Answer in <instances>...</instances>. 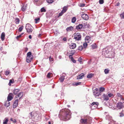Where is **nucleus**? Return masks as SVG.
<instances>
[{"instance_id": "f257e3e1", "label": "nucleus", "mask_w": 124, "mask_h": 124, "mask_svg": "<svg viewBox=\"0 0 124 124\" xmlns=\"http://www.w3.org/2000/svg\"><path fill=\"white\" fill-rule=\"evenodd\" d=\"M62 112V119L64 121L69 120L71 117L70 111L69 109H63L60 111Z\"/></svg>"}, {"instance_id": "f03ea898", "label": "nucleus", "mask_w": 124, "mask_h": 124, "mask_svg": "<svg viewBox=\"0 0 124 124\" xmlns=\"http://www.w3.org/2000/svg\"><path fill=\"white\" fill-rule=\"evenodd\" d=\"M25 29L27 32L31 33L33 31V28L30 24L28 23L26 25Z\"/></svg>"}, {"instance_id": "7ed1b4c3", "label": "nucleus", "mask_w": 124, "mask_h": 124, "mask_svg": "<svg viewBox=\"0 0 124 124\" xmlns=\"http://www.w3.org/2000/svg\"><path fill=\"white\" fill-rule=\"evenodd\" d=\"M27 57L26 58V61L28 63L31 62L33 58V55L31 54V53L29 52L27 53Z\"/></svg>"}, {"instance_id": "20e7f679", "label": "nucleus", "mask_w": 124, "mask_h": 124, "mask_svg": "<svg viewBox=\"0 0 124 124\" xmlns=\"http://www.w3.org/2000/svg\"><path fill=\"white\" fill-rule=\"evenodd\" d=\"M94 91L93 92V94L96 98H98L99 96L101 95V92L98 91L97 88L95 89Z\"/></svg>"}, {"instance_id": "39448f33", "label": "nucleus", "mask_w": 124, "mask_h": 124, "mask_svg": "<svg viewBox=\"0 0 124 124\" xmlns=\"http://www.w3.org/2000/svg\"><path fill=\"white\" fill-rule=\"evenodd\" d=\"M74 39L76 40H79L81 39V36L79 33H77L74 34Z\"/></svg>"}, {"instance_id": "423d86ee", "label": "nucleus", "mask_w": 124, "mask_h": 124, "mask_svg": "<svg viewBox=\"0 0 124 124\" xmlns=\"http://www.w3.org/2000/svg\"><path fill=\"white\" fill-rule=\"evenodd\" d=\"M124 107V102H120L116 104V107L119 109H121Z\"/></svg>"}, {"instance_id": "0eeeda50", "label": "nucleus", "mask_w": 124, "mask_h": 124, "mask_svg": "<svg viewBox=\"0 0 124 124\" xmlns=\"http://www.w3.org/2000/svg\"><path fill=\"white\" fill-rule=\"evenodd\" d=\"M99 105V103L97 102H93L91 104L92 108L94 109L97 108Z\"/></svg>"}, {"instance_id": "6e6552de", "label": "nucleus", "mask_w": 124, "mask_h": 124, "mask_svg": "<svg viewBox=\"0 0 124 124\" xmlns=\"http://www.w3.org/2000/svg\"><path fill=\"white\" fill-rule=\"evenodd\" d=\"M85 23L83 25L82 24H80L76 26V28L77 30H80L83 28H84V26L85 27Z\"/></svg>"}, {"instance_id": "1a4fd4ad", "label": "nucleus", "mask_w": 124, "mask_h": 124, "mask_svg": "<svg viewBox=\"0 0 124 124\" xmlns=\"http://www.w3.org/2000/svg\"><path fill=\"white\" fill-rule=\"evenodd\" d=\"M23 92H21L19 93L18 95L16 96L15 99L17 98L18 97H19V100L23 96Z\"/></svg>"}, {"instance_id": "9d476101", "label": "nucleus", "mask_w": 124, "mask_h": 124, "mask_svg": "<svg viewBox=\"0 0 124 124\" xmlns=\"http://www.w3.org/2000/svg\"><path fill=\"white\" fill-rule=\"evenodd\" d=\"M13 94L12 93H10L8 95L7 99L8 101L11 100L13 98Z\"/></svg>"}, {"instance_id": "9b49d317", "label": "nucleus", "mask_w": 124, "mask_h": 124, "mask_svg": "<svg viewBox=\"0 0 124 124\" xmlns=\"http://www.w3.org/2000/svg\"><path fill=\"white\" fill-rule=\"evenodd\" d=\"M81 17L83 19L85 20H87L89 18L88 16L85 14H82L81 15Z\"/></svg>"}, {"instance_id": "f8f14e48", "label": "nucleus", "mask_w": 124, "mask_h": 124, "mask_svg": "<svg viewBox=\"0 0 124 124\" xmlns=\"http://www.w3.org/2000/svg\"><path fill=\"white\" fill-rule=\"evenodd\" d=\"M15 99V101H14L13 103V107L14 108H16L18 105V99Z\"/></svg>"}, {"instance_id": "ddd939ff", "label": "nucleus", "mask_w": 124, "mask_h": 124, "mask_svg": "<svg viewBox=\"0 0 124 124\" xmlns=\"http://www.w3.org/2000/svg\"><path fill=\"white\" fill-rule=\"evenodd\" d=\"M85 42L87 43H91V38L89 36H86L85 38Z\"/></svg>"}, {"instance_id": "4468645a", "label": "nucleus", "mask_w": 124, "mask_h": 124, "mask_svg": "<svg viewBox=\"0 0 124 124\" xmlns=\"http://www.w3.org/2000/svg\"><path fill=\"white\" fill-rule=\"evenodd\" d=\"M70 48L71 49H74L76 47V45L74 43H72L69 45Z\"/></svg>"}, {"instance_id": "2eb2a0df", "label": "nucleus", "mask_w": 124, "mask_h": 124, "mask_svg": "<svg viewBox=\"0 0 124 124\" xmlns=\"http://www.w3.org/2000/svg\"><path fill=\"white\" fill-rule=\"evenodd\" d=\"M80 122L82 124H86L87 122V120L86 118H81L80 120Z\"/></svg>"}, {"instance_id": "dca6fc26", "label": "nucleus", "mask_w": 124, "mask_h": 124, "mask_svg": "<svg viewBox=\"0 0 124 124\" xmlns=\"http://www.w3.org/2000/svg\"><path fill=\"white\" fill-rule=\"evenodd\" d=\"M84 76V74L83 73H82L81 74L79 75L77 77V79H81L83 78Z\"/></svg>"}, {"instance_id": "f3484780", "label": "nucleus", "mask_w": 124, "mask_h": 124, "mask_svg": "<svg viewBox=\"0 0 124 124\" xmlns=\"http://www.w3.org/2000/svg\"><path fill=\"white\" fill-rule=\"evenodd\" d=\"M20 91V89H15L13 91V93L15 95H16L19 93Z\"/></svg>"}, {"instance_id": "a211bd4d", "label": "nucleus", "mask_w": 124, "mask_h": 124, "mask_svg": "<svg viewBox=\"0 0 124 124\" xmlns=\"http://www.w3.org/2000/svg\"><path fill=\"white\" fill-rule=\"evenodd\" d=\"M73 27L72 26H70V27H67L66 29V31H71L73 30Z\"/></svg>"}, {"instance_id": "6ab92c4d", "label": "nucleus", "mask_w": 124, "mask_h": 124, "mask_svg": "<svg viewBox=\"0 0 124 124\" xmlns=\"http://www.w3.org/2000/svg\"><path fill=\"white\" fill-rule=\"evenodd\" d=\"M103 96L104 100L107 101L109 100V97L108 95L104 94Z\"/></svg>"}, {"instance_id": "aec40b11", "label": "nucleus", "mask_w": 124, "mask_h": 124, "mask_svg": "<svg viewBox=\"0 0 124 124\" xmlns=\"http://www.w3.org/2000/svg\"><path fill=\"white\" fill-rule=\"evenodd\" d=\"M27 8V5H23L21 8V10L23 11H24Z\"/></svg>"}, {"instance_id": "412c9836", "label": "nucleus", "mask_w": 124, "mask_h": 124, "mask_svg": "<svg viewBox=\"0 0 124 124\" xmlns=\"http://www.w3.org/2000/svg\"><path fill=\"white\" fill-rule=\"evenodd\" d=\"M68 9V7L67 6H64L62 8V10L63 12H65Z\"/></svg>"}, {"instance_id": "4be33fe9", "label": "nucleus", "mask_w": 124, "mask_h": 124, "mask_svg": "<svg viewBox=\"0 0 124 124\" xmlns=\"http://www.w3.org/2000/svg\"><path fill=\"white\" fill-rule=\"evenodd\" d=\"M116 96L120 98L122 100H124V99L122 97V95H121L119 93H117L116 94Z\"/></svg>"}, {"instance_id": "5701e85b", "label": "nucleus", "mask_w": 124, "mask_h": 124, "mask_svg": "<svg viewBox=\"0 0 124 124\" xmlns=\"http://www.w3.org/2000/svg\"><path fill=\"white\" fill-rule=\"evenodd\" d=\"M5 34L4 32H2L1 35V39L2 41H3L5 39Z\"/></svg>"}, {"instance_id": "b1692460", "label": "nucleus", "mask_w": 124, "mask_h": 124, "mask_svg": "<svg viewBox=\"0 0 124 124\" xmlns=\"http://www.w3.org/2000/svg\"><path fill=\"white\" fill-rule=\"evenodd\" d=\"M65 79V76H62L59 78V80L60 82L61 83L63 82Z\"/></svg>"}, {"instance_id": "393cba45", "label": "nucleus", "mask_w": 124, "mask_h": 124, "mask_svg": "<svg viewBox=\"0 0 124 124\" xmlns=\"http://www.w3.org/2000/svg\"><path fill=\"white\" fill-rule=\"evenodd\" d=\"M8 121V118H5L3 120V124H7V123Z\"/></svg>"}, {"instance_id": "a878e982", "label": "nucleus", "mask_w": 124, "mask_h": 124, "mask_svg": "<svg viewBox=\"0 0 124 124\" xmlns=\"http://www.w3.org/2000/svg\"><path fill=\"white\" fill-rule=\"evenodd\" d=\"M20 20L17 18L16 17L15 18V22L16 24H18Z\"/></svg>"}, {"instance_id": "bb28decb", "label": "nucleus", "mask_w": 124, "mask_h": 124, "mask_svg": "<svg viewBox=\"0 0 124 124\" xmlns=\"http://www.w3.org/2000/svg\"><path fill=\"white\" fill-rule=\"evenodd\" d=\"M91 46L92 48L93 49L96 48L97 46L96 44L94 43L93 45H91Z\"/></svg>"}, {"instance_id": "cd10ccee", "label": "nucleus", "mask_w": 124, "mask_h": 124, "mask_svg": "<svg viewBox=\"0 0 124 124\" xmlns=\"http://www.w3.org/2000/svg\"><path fill=\"white\" fill-rule=\"evenodd\" d=\"M93 74H89L87 75V77L88 78H91L93 77Z\"/></svg>"}, {"instance_id": "c85d7f7f", "label": "nucleus", "mask_w": 124, "mask_h": 124, "mask_svg": "<svg viewBox=\"0 0 124 124\" xmlns=\"http://www.w3.org/2000/svg\"><path fill=\"white\" fill-rule=\"evenodd\" d=\"M14 82V80L13 79L10 80H9V83H8V85H10L11 83H13Z\"/></svg>"}, {"instance_id": "c756f323", "label": "nucleus", "mask_w": 124, "mask_h": 124, "mask_svg": "<svg viewBox=\"0 0 124 124\" xmlns=\"http://www.w3.org/2000/svg\"><path fill=\"white\" fill-rule=\"evenodd\" d=\"M76 18L75 17H73L72 19V22L73 23H74L76 21Z\"/></svg>"}, {"instance_id": "7c9ffc66", "label": "nucleus", "mask_w": 124, "mask_h": 124, "mask_svg": "<svg viewBox=\"0 0 124 124\" xmlns=\"http://www.w3.org/2000/svg\"><path fill=\"white\" fill-rule=\"evenodd\" d=\"M108 95L109 97H111L113 98L114 97V96L113 94L111 93H109L108 94Z\"/></svg>"}, {"instance_id": "2f4dec72", "label": "nucleus", "mask_w": 124, "mask_h": 124, "mask_svg": "<svg viewBox=\"0 0 124 124\" xmlns=\"http://www.w3.org/2000/svg\"><path fill=\"white\" fill-rule=\"evenodd\" d=\"M46 9L44 7H43L41 8L40 10L41 12H46Z\"/></svg>"}, {"instance_id": "473e14b6", "label": "nucleus", "mask_w": 124, "mask_h": 124, "mask_svg": "<svg viewBox=\"0 0 124 124\" xmlns=\"http://www.w3.org/2000/svg\"><path fill=\"white\" fill-rule=\"evenodd\" d=\"M106 119L109 120H111L112 119L111 117L109 116H106Z\"/></svg>"}, {"instance_id": "72a5a7b5", "label": "nucleus", "mask_w": 124, "mask_h": 124, "mask_svg": "<svg viewBox=\"0 0 124 124\" xmlns=\"http://www.w3.org/2000/svg\"><path fill=\"white\" fill-rule=\"evenodd\" d=\"M81 84V82H76L75 83H73V85L76 86H77L80 84Z\"/></svg>"}, {"instance_id": "f704fd0d", "label": "nucleus", "mask_w": 124, "mask_h": 124, "mask_svg": "<svg viewBox=\"0 0 124 124\" xmlns=\"http://www.w3.org/2000/svg\"><path fill=\"white\" fill-rule=\"evenodd\" d=\"M109 71V70L108 69H105L104 70L105 73L106 74L108 73Z\"/></svg>"}, {"instance_id": "c9c22d12", "label": "nucleus", "mask_w": 124, "mask_h": 124, "mask_svg": "<svg viewBox=\"0 0 124 124\" xmlns=\"http://www.w3.org/2000/svg\"><path fill=\"white\" fill-rule=\"evenodd\" d=\"M105 89L103 87H101L100 88V91L101 92H102L103 91H104Z\"/></svg>"}, {"instance_id": "e433bc0d", "label": "nucleus", "mask_w": 124, "mask_h": 124, "mask_svg": "<svg viewBox=\"0 0 124 124\" xmlns=\"http://www.w3.org/2000/svg\"><path fill=\"white\" fill-rule=\"evenodd\" d=\"M87 43L85 42V43H84L83 44V46L84 47V48H86L87 46Z\"/></svg>"}, {"instance_id": "4c0bfd02", "label": "nucleus", "mask_w": 124, "mask_h": 124, "mask_svg": "<svg viewBox=\"0 0 124 124\" xmlns=\"http://www.w3.org/2000/svg\"><path fill=\"white\" fill-rule=\"evenodd\" d=\"M23 26H22L20 27L18 29V31L19 32H21L22 31L23 29Z\"/></svg>"}, {"instance_id": "58836bf2", "label": "nucleus", "mask_w": 124, "mask_h": 124, "mask_svg": "<svg viewBox=\"0 0 124 124\" xmlns=\"http://www.w3.org/2000/svg\"><path fill=\"white\" fill-rule=\"evenodd\" d=\"M83 48V47L82 46H79L78 47V50H82Z\"/></svg>"}, {"instance_id": "ea45409f", "label": "nucleus", "mask_w": 124, "mask_h": 124, "mask_svg": "<svg viewBox=\"0 0 124 124\" xmlns=\"http://www.w3.org/2000/svg\"><path fill=\"white\" fill-rule=\"evenodd\" d=\"M39 20L40 18H37L35 19V23H37L39 22Z\"/></svg>"}, {"instance_id": "a19ab883", "label": "nucleus", "mask_w": 124, "mask_h": 124, "mask_svg": "<svg viewBox=\"0 0 124 124\" xmlns=\"http://www.w3.org/2000/svg\"><path fill=\"white\" fill-rule=\"evenodd\" d=\"M10 120L11 121L13 122L14 123H16V119H14L13 120V119L12 118L10 119Z\"/></svg>"}, {"instance_id": "79ce46f5", "label": "nucleus", "mask_w": 124, "mask_h": 124, "mask_svg": "<svg viewBox=\"0 0 124 124\" xmlns=\"http://www.w3.org/2000/svg\"><path fill=\"white\" fill-rule=\"evenodd\" d=\"M120 16L121 18H124V12L120 14Z\"/></svg>"}, {"instance_id": "37998d69", "label": "nucleus", "mask_w": 124, "mask_h": 124, "mask_svg": "<svg viewBox=\"0 0 124 124\" xmlns=\"http://www.w3.org/2000/svg\"><path fill=\"white\" fill-rule=\"evenodd\" d=\"M51 74V73H48L47 76V77L48 78H50V75Z\"/></svg>"}, {"instance_id": "c03bdc74", "label": "nucleus", "mask_w": 124, "mask_h": 124, "mask_svg": "<svg viewBox=\"0 0 124 124\" xmlns=\"http://www.w3.org/2000/svg\"><path fill=\"white\" fill-rule=\"evenodd\" d=\"M99 3L100 4H102L104 3L103 0H99Z\"/></svg>"}, {"instance_id": "a18cd8bd", "label": "nucleus", "mask_w": 124, "mask_h": 124, "mask_svg": "<svg viewBox=\"0 0 124 124\" xmlns=\"http://www.w3.org/2000/svg\"><path fill=\"white\" fill-rule=\"evenodd\" d=\"M64 13L62 11L59 14V16H62L63 14Z\"/></svg>"}, {"instance_id": "49530a36", "label": "nucleus", "mask_w": 124, "mask_h": 124, "mask_svg": "<svg viewBox=\"0 0 124 124\" xmlns=\"http://www.w3.org/2000/svg\"><path fill=\"white\" fill-rule=\"evenodd\" d=\"M49 60L51 62H52L53 61V59L52 58L51 56H50L49 57Z\"/></svg>"}, {"instance_id": "de8ad7c7", "label": "nucleus", "mask_w": 124, "mask_h": 124, "mask_svg": "<svg viewBox=\"0 0 124 124\" xmlns=\"http://www.w3.org/2000/svg\"><path fill=\"white\" fill-rule=\"evenodd\" d=\"M9 73V72L8 71H6L5 72V75H8Z\"/></svg>"}, {"instance_id": "09e8293b", "label": "nucleus", "mask_w": 124, "mask_h": 124, "mask_svg": "<svg viewBox=\"0 0 124 124\" xmlns=\"http://www.w3.org/2000/svg\"><path fill=\"white\" fill-rule=\"evenodd\" d=\"M71 60L72 61V62L74 63H76V60L73 58H72V59Z\"/></svg>"}, {"instance_id": "8fccbe9b", "label": "nucleus", "mask_w": 124, "mask_h": 124, "mask_svg": "<svg viewBox=\"0 0 124 124\" xmlns=\"http://www.w3.org/2000/svg\"><path fill=\"white\" fill-rule=\"evenodd\" d=\"M85 4L83 3H81L80 5V7H83L85 6Z\"/></svg>"}, {"instance_id": "3c124183", "label": "nucleus", "mask_w": 124, "mask_h": 124, "mask_svg": "<svg viewBox=\"0 0 124 124\" xmlns=\"http://www.w3.org/2000/svg\"><path fill=\"white\" fill-rule=\"evenodd\" d=\"M82 59L81 58V57H80L78 59V61L80 63H81V62H82L81 61V60H82Z\"/></svg>"}, {"instance_id": "603ef678", "label": "nucleus", "mask_w": 124, "mask_h": 124, "mask_svg": "<svg viewBox=\"0 0 124 124\" xmlns=\"http://www.w3.org/2000/svg\"><path fill=\"white\" fill-rule=\"evenodd\" d=\"M21 37V35H20L19 36H17L16 37L17 39H18L19 38H20Z\"/></svg>"}, {"instance_id": "864d4df0", "label": "nucleus", "mask_w": 124, "mask_h": 124, "mask_svg": "<svg viewBox=\"0 0 124 124\" xmlns=\"http://www.w3.org/2000/svg\"><path fill=\"white\" fill-rule=\"evenodd\" d=\"M119 116L120 117H122L124 116V114L123 113H120V115Z\"/></svg>"}, {"instance_id": "5fc2aeb1", "label": "nucleus", "mask_w": 124, "mask_h": 124, "mask_svg": "<svg viewBox=\"0 0 124 124\" xmlns=\"http://www.w3.org/2000/svg\"><path fill=\"white\" fill-rule=\"evenodd\" d=\"M69 58L71 59V60L72 59V58H73L72 57V55H70L69 56Z\"/></svg>"}, {"instance_id": "6e6d98bb", "label": "nucleus", "mask_w": 124, "mask_h": 124, "mask_svg": "<svg viewBox=\"0 0 124 124\" xmlns=\"http://www.w3.org/2000/svg\"><path fill=\"white\" fill-rule=\"evenodd\" d=\"M30 115L31 116V117H32L33 116V114H32V112H31V113H30Z\"/></svg>"}, {"instance_id": "4d7b16f0", "label": "nucleus", "mask_w": 124, "mask_h": 124, "mask_svg": "<svg viewBox=\"0 0 124 124\" xmlns=\"http://www.w3.org/2000/svg\"><path fill=\"white\" fill-rule=\"evenodd\" d=\"M120 5V3L118 2L117 3V4L115 5L116 6H119Z\"/></svg>"}, {"instance_id": "13d9d810", "label": "nucleus", "mask_w": 124, "mask_h": 124, "mask_svg": "<svg viewBox=\"0 0 124 124\" xmlns=\"http://www.w3.org/2000/svg\"><path fill=\"white\" fill-rule=\"evenodd\" d=\"M63 40L64 41H66V38H64L63 39Z\"/></svg>"}, {"instance_id": "bf43d9fd", "label": "nucleus", "mask_w": 124, "mask_h": 124, "mask_svg": "<svg viewBox=\"0 0 124 124\" xmlns=\"http://www.w3.org/2000/svg\"><path fill=\"white\" fill-rule=\"evenodd\" d=\"M28 48H26L25 49V52H26L28 50Z\"/></svg>"}, {"instance_id": "052dcab7", "label": "nucleus", "mask_w": 124, "mask_h": 124, "mask_svg": "<svg viewBox=\"0 0 124 124\" xmlns=\"http://www.w3.org/2000/svg\"><path fill=\"white\" fill-rule=\"evenodd\" d=\"M29 38L30 39H31L32 38L31 37V35H30L29 36Z\"/></svg>"}, {"instance_id": "680f3d73", "label": "nucleus", "mask_w": 124, "mask_h": 124, "mask_svg": "<svg viewBox=\"0 0 124 124\" xmlns=\"http://www.w3.org/2000/svg\"><path fill=\"white\" fill-rule=\"evenodd\" d=\"M8 105L7 106V107H8L10 105L9 102L8 101Z\"/></svg>"}, {"instance_id": "e2e57ef3", "label": "nucleus", "mask_w": 124, "mask_h": 124, "mask_svg": "<svg viewBox=\"0 0 124 124\" xmlns=\"http://www.w3.org/2000/svg\"><path fill=\"white\" fill-rule=\"evenodd\" d=\"M58 57L59 59H61L62 58V56H61L60 55V56H59Z\"/></svg>"}, {"instance_id": "0e129e2a", "label": "nucleus", "mask_w": 124, "mask_h": 124, "mask_svg": "<svg viewBox=\"0 0 124 124\" xmlns=\"http://www.w3.org/2000/svg\"><path fill=\"white\" fill-rule=\"evenodd\" d=\"M39 0H34L35 2H38Z\"/></svg>"}, {"instance_id": "69168bd1", "label": "nucleus", "mask_w": 124, "mask_h": 124, "mask_svg": "<svg viewBox=\"0 0 124 124\" xmlns=\"http://www.w3.org/2000/svg\"><path fill=\"white\" fill-rule=\"evenodd\" d=\"M48 124H51V123L50 122H48Z\"/></svg>"}, {"instance_id": "338daca9", "label": "nucleus", "mask_w": 124, "mask_h": 124, "mask_svg": "<svg viewBox=\"0 0 124 124\" xmlns=\"http://www.w3.org/2000/svg\"><path fill=\"white\" fill-rule=\"evenodd\" d=\"M41 35V34H39V35H38V36L39 37H40V36Z\"/></svg>"}, {"instance_id": "774afa93", "label": "nucleus", "mask_w": 124, "mask_h": 124, "mask_svg": "<svg viewBox=\"0 0 124 124\" xmlns=\"http://www.w3.org/2000/svg\"><path fill=\"white\" fill-rule=\"evenodd\" d=\"M47 44V43L46 44V45H45V46H44V47H45V46H46V45H47V44Z\"/></svg>"}]
</instances>
